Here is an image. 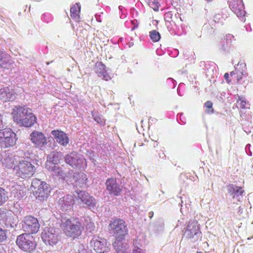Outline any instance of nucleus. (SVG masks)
<instances>
[{"label": "nucleus", "instance_id": "obj_4", "mask_svg": "<svg viewBox=\"0 0 253 253\" xmlns=\"http://www.w3.org/2000/svg\"><path fill=\"white\" fill-rule=\"evenodd\" d=\"M16 245L22 251L32 253L36 248V243L33 237L30 234H22L17 236Z\"/></svg>", "mask_w": 253, "mask_h": 253}, {"label": "nucleus", "instance_id": "obj_26", "mask_svg": "<svg viewBox=\"0 0 253 253\" xmlns=\"http://www.w3.org/2000/svg\"><path fill=\"white\" fill-rule=\"evenodd\" d=\"M227 191L233 198L238 197L241 196L244 192V190L241 187H238L236 185L230 184L227 186Z\"/></svg>", "mask_w": 253, "mask_h": 253}, {"label": "nucleus", "instance_id": "obj_45", "mask_svg": "<svg viewBox=\"0 0 253 253\" xmlns=\"http://www.w3.org/2000/svg\"><path fill=\"white\" fill-rule=\"evenodd\" d=\"M158 0H154V1L152 2V5H158Z\"/></svg>", "mask_w": 253, "mask_h": 253}, {"label": "nucleus", "instance_id": "obj_21", "mask_svg": "<svg viewBox=\"0 0 253 253\" xmlns=\"http://www.w3.org/2000/svg\"><path fill=\"white\" fill-rule=\"evenodd\" d=\"M94 70L99 78L106 81H108L111 79L105 70V66L101 62H97L95 64Z\"/></svg>", "mask_w": 253, "mask_h": 253}, {"label": "nucleus", "instance_id": "obj_16", "mask_svg": "<svg viewBox=\"0 0 253 253\" xmlns=\"http://www.w3.org/2000/svg\"><path fill=\"white\" fill-rule=\"evenodd\" d=\"M229 6L231 10L239 18H244L246 12L242 0H228Z\"/></svg>", "mask_w": 253, "mask_h": 253}, {"label": "nucleus", "instance_id": "obj_18", "mask_svg": "<svg viewBox=\"0 0 253 253\" xmlns=\"http://www.w3.org/2000/svg\"><path fill=\"white\" fill-rule=\"evenodd\" d=\"M16 98V93L12 89L5 87L0 89V99L3 102L12 101Z\"/></svg>", "mask_w": 253, "mask_h": 253}, {"label": "nucleus", "instance_id": "obj_47", "mask_svg": "<svg viewBox=\"0 0 253 253\" xmlns=\"http://www.w3.org/2000/svg\"><path fill=\"white\" fill-rule=\"evenodd\" d=\"M159 156H160V158H162L163 159H164L165 158V157H166L165 154H164V153H163L162 155L160 154Z\"/></svg>", "mask_w": 253, "mask_h": 253}, {"label": "nucleus", "instance_id": "obj_43", "mask_svg": "<svg viewBox=\"0 0 253 253\" xmlns=\"http://www.w3.org/2000/svg\"><path fill=\"white\" fill-rule=\"evenodd\" d=\"M224 77L225 79L226 80V81L228 83V78H229V74L228 73H226L224 74Z\"/></svg>", "mask_w": 253, "mask_h": 253}, {"label": "nucleus", "instance_id": "obj_10", "mask_svg": "<svg viewBox=\"0 0 253 253\" xmlns=\"http://www.w3.org/2000/svg\"><path fill=\"white\" fill-rule=\"evenodd\" d=\"M22 229L27 234L37 233L40 228V224L38 219L32 216H27L24 218Z\"/></svg>", "mask_w": 253, "mask_h": 253}, {"label": "nucleus", "instance_id": "obj_12", "mask_svg": "<svg viewBox=\"0 0 253 253\" xmlns=\"http://www.w3.org/2000/svg\"><path fill=\"white\" fill-rule=\"evenodd\" d=\"M76 193L78 199L90 210L93 211L96 208V201L93 196L85 191L77 190Z\"/></svg>", "mask_w": 253, "mask_h": 253}, {"label": "nucleus", "instance_id": "obj_36", "mask_svg": "<svg viewBox=\"0 0 253 253\" xmlns=\"http://www.w3.org/2000/svg\"><path fill=\"white\" fill-rule=\"evenodd\" d=\"M205 106L207 108L209 109H211V110H208L207 112L208 113H213L212 107V103L211 101H208L205 103Z\"/></svg>", "mask_w": 253, "mask_h": 253}, {"label": "nucleus", "instance_id": "obj_2", "mask_svg": "<svg viewBox=\"0 0 253 253\" xmlns=\"http://www.w3.org/2000/svg\"><path fill=\"white\" fill-rule=\"evenodd\" d=\"M62 228L67 236L73 238L80 236L84 229L81 222L74 218L68 219L65 222H63Z\"/></svg>", "mask_w": 253, "mask_h": 253}, {"label": "nucleus", "instance_id": "obj_39", "mask_svg": "<svg viewBox=\"0 0 253 253\" xmlns=\"http://www.w3.org/2000/svg\"><path fill=\"white\" fill-rule=\"evenodd\" d=\"M87 228H88L90 229V231H91L94 230V226L93 225V223L91 222H90L86 226Z\"/></svg>", "mask_w": 253, "mask_h": 253}, {"label": "nucleus", "instance_id": "obj_24", "mask_svg": "<svg viewBox=\"0 0 253 253\" xmlns=\"http://www.w3.org/2000/svg\"><path fill=\"white\" fill-rule=\"evenodd\" d=\"M46 167L48 169V170L52 171V174L54 176H57L59 177V178L62 180L63 178H65V171L62 168L56 165H53V166H48L47 164L46 165Z\"/></svg>", "mask_w": 253, "mask_h": 253}, {"label": "nucleus", "instance_id": "obj_50", "mask_svg": "<svg viewBox=\"0 0 253 253\" xmlns=\"http://www.w3.org/2000/svg\"><path fill=\"white\" fill-rule=\"evenodd\" d=\"M137 27L135 26L133 28H132V30H133L135 28H136Z\"/></svg>", "mask_w": 253, "mask_h": 253}, {"label": "nucleus", "instance_id": "obj_23", "mask_svg": "<svg viewBox=\"0 0 253 253\" xmlns=\"http://www.w3.org/2000/svg\"><path fill=\"white\" fill-rule=\"evenodd\" d=\"M76 176L74 181V185L77 187L85 188L87 186V178L86 175L82 172L80 173H76Z\"/></svg>", "mask_w": 253, "mask_h": 253}, {"label": "nucleus", "instance_id": "obj_1", "mask_svg": "<svg viewBox=\"0 0 253 253\" xmlns=\"http://www.w3.org/2000/svg\"><path fill=\"white\" fill-rule=\"evenodd\" d=\"M12 114L14 120L25 127H31L37 122V118L32 110L25 106L14 107Z\"/></svg>", "mask_w": 253, "mask_h": 253}, {"label": "nucleus", "instance_id": "obj_14", "mask_svg": "<svg viewBox=\"0 0 253 253\" xmlns=\"http://www.w3.org/2000/svg\"><path fill=\"white\" fill-rule=\"evenodd\" d=\"M106 190L110 195L117 196L121 194L122 188L121 185L117 182L116 178H110L105 182Z\"/></svg>", "mask_w": 253, "mask_h": 253}, {"label": "nucleus", "instance_id": "obj_48", "mask_svg": "<svg viewBox=\"0 0 253 253\" xmlns=\"http://www.w3.org/2000/svg\"><path fill=\"white\" fill-rule=\"evenodd\" d=\"M234 74H235V73H234V72H231L230 73V75H231V76H233V75H234Z\"/></svg>", "mask_w": 253, "mask_h": 253}, {"label": "nucleus", "instance_id": "obj_34", "mask_svg": "<svg viewBox=\"0 0 253 253\" xmlns=\"http://www.w3.org/2000/svg\"><path fill=\"white\" fill-rule=\"evenodd\" d=\"M6 239V229L0 226V242H2Z\"/></svg>", "mask_w": 253, "mask_h": 253}, {"label": "nucleus", "instance_id": "obj_13", "mask_svg": "<svg viewBox=\"0 0 253 253\" xmlns=\"http://www.w3.org/2000/svg\"><path fill=\"white\" fill-rule=\"evenodd\" d=\"M29 139L36 147L41 149L47 144V138L41 131L35 130L29 136Z\"/></svg>", "mask_w": 253, "mask_h": 253}, {"label": "nucleus", "instance_id": "obj_7", "mask_svg": "<svg viewBox=\"0 0 253 253\" xmlns=\"http://www.w3.org/2000/svg\"><path fill=\"white\" fill-rule=\"evenodd\" d=\"M13 171L17 176L25 178L32 176L35 169L30 162L22 160L13 167Z\"/></svg>", "mask_w": 253, "mask_h": 253}, {"label": "nucleus", "instance_id": "obj_15", "mask_svg": "<svg viewBox=\"0 0 253 253\" xmlns=\"http://www.w3.org/2000/svg\"><path fill=\"white\" fill-rule=\"evenodd\" d=\"M84 159L76 152H72L67 154L65 157V161L73 168L80 167Z\"/></svg>", "mask_w": 253, "mask_h": 253}, {"label": "nucleus", "instance_id": "obj_49", "mask_svg": "<svg viewBox=\"0 0 253 253\" xmlns=\"http://www.w3.org/2000/svg\"><path fill=\"white\" fill-rule=\"evenodd\" d=\"M213 0H206V1L208 2H211Z\"/></svg>", "mask_w": 253, "mask_h": 253}, {"label": "nucleus", "instance_id": "obj_9", "mask_svg": "<svg viewBox=\"0 0 253 253\" xmlns=\"http://www.w3.org/2000/svg\"><path fill=\"white\" fill-rule=\"evenodd\" d=\"M57 230L53 227H45L42 233V238L46 245L53 246L58 241Z\"/></svg>", "mask_w": 253, "mask_h": 253}, {"label": "nucleus", "instance_id": "obj_42", "mask_svg": "<svg viewBox=\"0 0 253 253\" xmlns=\"http://www.w3.org/2000/svg\"><path fill=\"white\" fill-rule=\"evenodd\" d=\"M246 105V101H243V100L241 101V107H242V108H245Z\"/></svg>", "mask_w": 253, "mask_h": 253}, {"label": "nucleus", "instance_id": "obj_17", "mask_svg": "<svg viewBox=\"0 0 253 253\" xmlns=\"http://www.w3.org/2000/svg\"><path fill=\"white\" fill-rule=\"evenodd\" d=\"M56 141L60 145L66 147L69 143L67 134L59 130H53L51 132Z\"/></svg>", "mask_w": 253, "mask_h": 253}, {"label": "nucleus", "instance_id": "obj_11", "mask_svg": "<svg viewBox=\"0 0 253 253\" xmlns=\"http://www.w3.org/2000/svg\"><path fill=\"white\" fill-rule=\"evenodd\" d=\"M94 250L98 253L108 252L110 249V244L105 239L99 237H94L90 241Z\"/></svg>", "mask_w": 253, "mask_h": 253}, {"label": "nucleus", "instance_id": "obj_32", "mask_svg": "<svg viewBox=\"0 0 253 253\" xmlns=\"http://www.w3.org/2000/svg\"><path fill=\"white\" fill-rule=\"evenodd\" d=\"M149 36L151 39L154 42L159 41L161 38L160 33L156 30H153L150 32Z\"/></svg>", "mask_w": 253, "mask_h": 253}, {"label": "nucleus", "instance_id": "obj_22", "mask_svg": "<svg viewBox=\"0 0 253 253\" xmlns=\"http://www.w3.org/2000/svg\"><path fill=\"white\" fill-rule=\"evenodd\" d=\"M121 240H116L113 243V246L117 253H130L128 245L126 242H121Z\"/></svg>", "mask_w": 253, "mask_h": 253}, {"label": "nucleus", "instance_id": "obj_30", "mask_svg": "<svg viewBox=\"0 0 253 253\" xmlns=\"http://www.w3.org/2000/svg\"><path fill=\"white\" fill-rule=\"evenodd\" d=\"M11 64L10 57L6 54L5 57H3L0 60V66L4 69H7Z\"/></svg>", "mask_w": 253, "mask_h": 253}, {"label": "nucleus", "instance_id": "obj_29", "mask_svg": "<svg viewBox=\"0 0 253 253\" xmlns=\"http://www.w3.org/2000/svg\"><path fill=\"white\" fill-rule=\"evenodd\" d=\"M80 9L81 7L78 3L72 6L70 8L71 16L76 20L78 19Z\"/></svg>", "mask_w": 253, "mask_h": 253}, {"label": "nucleus", "instance_id": "obj_3", "mask_svg": "<svg viewBox=\"0 0 253 253\" xmlns=\"http://www.w3.org/2000/svg\"><path fill=\"white\" fill-rule=\"evenodd\" d=\"M31 188L36 198L41 201L46 199L50 191V188L48 184L38 179L32 180Z\"/></svg>", "mask_w": 253, "mask_h": 253}, {"label": "nucleus", "instance_id": "obj_31", "mask_svg": "<svg viewBox=\"0 0 253 253\" xmlns=\"http://www.w3.org/2000/svg\"><path fill=\"white\" fill-rule=\"evenodd\" d=\"M8 192L2 188H0V206L8 200Z\"/></svg>", "mask_w": 253, "mask_h": 253}, {"label": "nucleus", "instance_id": "obj_20", "mask_svg": "<svg viewBox=\"0 0 253 253\" xmlns=\"http://www.w3.org/2000/svg\"><path fill=\"white\" fill-rule=\"evenodd\" d=\"M59 205L63 211H66L74 205V200L72 195H67L60 198L58 201Z\"/></svg>", "mask_w": 253, "mask_h": 253}, {"label": "nucleus", "instance_id": "obj_37", "mask_svg": "<svg viewBox=\"0 0 253 253\" xmlns=\"http://www.w3.org/2000/svg\"><path fill=\"white\" fill-rule=\"evenodd\" d=\"M133 253H143L142 250L138 247H135L133 249Z\"/></svg>", "mask_w": 253, "mask_h": 253}, {"label": "nucleus", "instance_id": "obj_8", "mask_svg": "<svg viewBox=\"0 0 253 253\" xmlns=\"http://www.w3.org/2000/svg\"><path fill=\"white\" fill-rule=\"evenodd\" d=\"M17 140L16 134L10 128L0 130V145L7 148L13 146Z\"/></svg>", "mask_w": 253, "mask_h": 253}, {"label": "nucleus", "instance_id": "obj_33", "mask_svg": "<svg viewBox=\"0 0 253 253\" xmlns=\"http://www.w3.org/2000/svg\"><path fill=\"white\" fill-rule=\"evenodd\" d=\"M92 115L94 120L98 124L101 125H103L105 124L104 119L102 118L100 115H95L93 113H92Z\"/></svg>", "mask_w": 253, "mask_h": 253}, {"label": "nucleus", "instance_id": "obj_46", "mask_svg": "<svg viewBox=\"0 0 253 253\" xmlns=\"http://www.w3.org/2000/svg\"><path fill=\"white\" fill-rule=\"evenodd\" d=\"M154 215V212L153 211H150L149 212V216L150 218H151Z\"/></svg>", "mask_w": 253, "mask_h": 253}, {"label": "nucleus", "instance_id": "obj_28", "mask_svg": "<svg viewBox=\"0 0 253 253\" xmlns=\"http://www.w3.org/2000/svg\"><path fill=\"white\" fill-rule=\"evenodd\" d=\"M2 165L7 169L12 168L15 166L14 160L12 157L8 156L7 157L1 160Z\"/></svg>", "mask_w": 253, "mask_h": 253}, {"label": "nucleus", "instance_id": "obj_51", "mask_svg": "<svg viewBox=\"0 0 253 253\" xmlns=\"http://www.w3.org/2000/svg\"><path fill=\"white\" fill-rule=\"evenodd\" d=\"M197 253H202V252H197Z\"/></svg>", "mask_w": 253, "mask_h": 253}, {"label": "nucleus", "instance_id": "obj_44", "mask_svg": "<svg viewBox=\"0 0 253 253\" xmlns=\"http://www.w3.org/2000/svg\"><path fill=\"white\" fill-rule=\"evenodd\" d=\"M154 6L153 7V9L155 10V11H158V9H159V6L158 5H154Z\"/></svg>", "mask_w": 253, "mask_h": 253}, {"label": "nucleus", "instance_id": "obj_38", "mask_svg": "<svg viewBox=\"0 0 253 253\" xmlns=\"http://www.w3.org/2000/svg\"><path fill=\"white\" fill-rule=\"evenodd\" d=\"M250 147H251L250 144H247L246 146L245 149H246V152L247 153V154L250 156H252V153L251 151H250Z\"/></svg>", "mask_w": 253, "mask_h": 253}, {"label": "nucleus", "instance_id": "obj_6", "mask_svg": "<svg viewBox=\"0 0 253 253\" xmlns=\"http://www.w3.org/2000/svg\"><path fill=\"white\" fill-rule=\"evenodd\" d=\"M184 237L191 242L197 241L201 237L202 233L200 231V225L197 220H190L183 229Z\"/></svg>", "mask_w": 253, "mask_h": 253}, {"label": "nucleus", "instance_id": "obj_25", "mask_svg": "<svg viewBox=\"0 0 253 253\" xmlns=\"http://www.w3.org/2000/svg\"><path fill=\"white\" fill-rule=\"evenodd\" d=\"M63 157L61 152H53L47 157V163H52L56 165L60 163Z\"/></svg>", "mask_w": 253, "mask_h": 253}, {"label": "nucleus", "instance_id": "obj_19", "mask_svg": "<svg viewBox=\"0 0 253 253\" xmlns=\"http://www.w3.org/2000/svg\"><path fill=\"white\" fill-rule=\"evenodd\" d=\"M0 223L4 224L7 228H13L16 225V222L14 221L13 216L10 213H0Z\"/></svg>", "mask_w": 253, "mask_h": 253}, {"label": "nucleus", "instance_id": "obj_35", "mask_svg": "<svg viewBox=\"0 0 253 253\" xmlns=\"http://www.w3.org/2000/svg\"><path fill=\"white\" fill-rule=\"evenodd\" d=\"M172 13L171 11L166 12L164 15V19L166 22H170L172 20Z\"/></svg>", "mask_w": 253, "mask_h": 253}, {"label": "nucleus", "instance_id": "obj_5", "mask_svg": "<svg viewBox=\"0 0 253 253\" xmlns=\"http://www.w3.org/2000/svg\"><path fill=\"white\" fill-rule=\"evenodd\" d=\"M110 232L116 238V240H122L127 234L128 229L125 221L117 219L112 221L109 225Z\"/></svg>", "mask_w": 253, "mask_h": 253}, {"label": "nucleus", "instance_id": "obj_27", "mask_svg": "<svg viewBox=\"0 0 253 253\" xmlns=\"http://www.w3.org/2000/svg\"><path fill=\"white\" fill-rule=\"evenodd\" d=\"M65 178H63V180H65L68 183L74 184V181L76 176V173H74L73 170H70L65 172Z\"/></svg>", "mask_w": 253, "mask_h": 253}, {"label": "nucleus", "instance_id": "obj_40", "mask_svg": "<svg viewBox=\"0 0 253 253\" xmlns=\"http://www.w3.org/2000/svg\"><path fill=\"white\" fill-rule=\"evenodd\" d=\"M220 15L219 14H216L214 16V20L216 22V20H219L220 19ZM219 21H217V22H218Z\"/></svg>", "mask_w": 253, "mask_h": 253}, {"label": "nucleus", "instance_id": "obj_41", "mask_svg": "<svg viewBox=\"0 0 253 253\" xmlns=\"http://www.w3.org/2000/svg\"><path fill=\"white\" fill-rule=\"evenodd\" d=\"M234 37L233 35L229 34L226 36V38L227 41L230 40L231 41L232 39H233Z\"/></svg>", "mask_w": 253, "mask_h": 253}]
</instances>
